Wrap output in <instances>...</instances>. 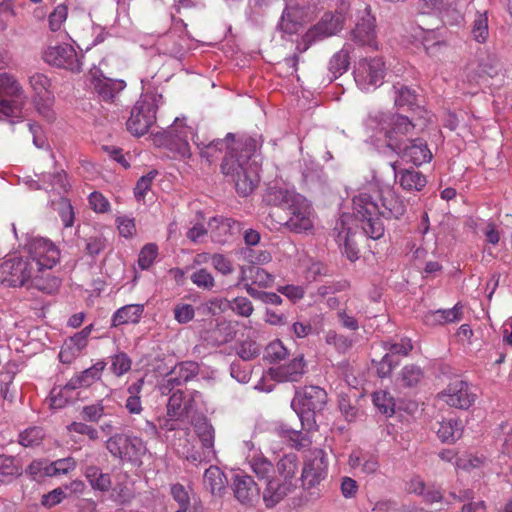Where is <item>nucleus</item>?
Masks as SVG:
<instances>
[{"label":"nucleus","instance_id":"f257e3e1","mask_svg":"<svg viewBox=\"0 0 512 512\" xmlns=\"http://www.w3.org/2000/svg\"><path fill=\"white\" fill-rule=\"evenodd\" d=\"M200 150V156L208 162L219 157L224 149L227 153L221 164L222 173L235 185L241 196L249 195L259 182V166L257 150L261 143L252 137H243L234 141V135L228 133L225 139H214L209 142L194 140Z\"/></svg>","mask_w":512,"mask_h":512},{"label":"nucleus","instance_id":"f03ea898","mask_svg":"<svg viewBox=\"0 0 512 512\" xmlns=\"http://www.w3.org/2000/svg\"><path fill=\"white\" fill-rule=\"evenodd\" d=\"M371 186L376 189L381 205L370 194L360 192L353 197V213L360 221L364 234L377 240L384 235L385 231L379 216L398 219L404 215L406 207L404 202L396 195L393 187L388 184H381L376 176L373 177Z\"/></svg>","mask_w":512,"mask_h":512},{"label":"nucleus","instance_id":"7ed1b4c3","mask_svg":"<svg viewBox=\"0 0 512 512\" xmlns=\"http://www.w3.org/2000/svg\"><path fill=\"white\" fill-rule=\"evenodd\" d=\"M269 197L270 202L286 211V217L280 218L279 224L296 233L310 230L313 227V209L305 197L283 188L272 189Z\"/></svg>","mask_w":512,"mask_h":512},{"label":"nucleus","instance_id":"20e7f679","mask_svg":"<svg viewBox=\"0 0 512 512\" xmlns=\"http://www.w3.org/2000/svg\"><path fill=\"white\" fill-rule=\"evenodd\" d=\"M347 9L341 6L335 11L325 12L301 37L296 45V53L285 59L286 64L297 69L299 54L307 51L313 44L321 42L341 32L346 24Z\"/></svg>","mask_w":512,"mask_h":512},{"label":"nucleus","instance_id":"39448f33","mask_svg":"<svg viewBox=\"0 0 512 512\" xmlns=\"http://www.w3.org/2000/svg\"><path fill=\"white\" fill-rule=\"evenodd\" d=\"M298 457L294 453L285 454L276 464L279 477L270 479L263 490L266 507H274L297 487Z\"/></svg>","mask_w":512,"mask_h":512},{"label":"nucleus","instance_id":"423d86ee","mask_svg":"<svg viewBox=\"0 0 512 512\" xmlns=\"http://www.w3.org/2000/svg\"><path fill=\"white\" fill-rule=\"evenodd\" d=\"M326 403L327 393L319 386H305L296 391L291 406L301 422V429H316L315 415L324 409Z\"/></svg>","mask_w":512,"mask_h":512},{"label":"nucleus","instance_id":"0eeeda50","mask_svg":"<svg viewBox=\"0 0 512 512\" xmlns=\"http://www.w3.org/2000/svg\"><path fill=\"white\" fill-rule=\"evenodd\" d=\"M25 103V92L15 77L7 73L0 74V121H20Z\"/></svg>","mask_w":512,"mask_h":512},{"label":"nucleus","instance_id":"6e6552de","mask_svg":"<svg viewBox=\"0 0 512 512\" xmlns=\"http://www.w3.org/2000/svg\"><path fill=\"white\" fill-rule=\"evenodd\" d=\"M163 96L157 92H146L134 104L129 119L126 122L127 130L135 135L142 136L156 122L158 107L163 104Z\"/></svg>","mask_w":512,"mask_h":512},{"label":"nucleus","instance_id":"1a4fd4ad","mask_svg":"<svg viewBox=\"0 0 512 512\" xmlns=\"http://www.w3.org/2000/svg\"><path fill=\"white\" fill-rule=\"evenodd\" d=\"M377 121L380 133H383L386 146L393 152L405 145L414 133L415 125L407 117L402 114H391L381 116Z\"/></svg>","mask_w":512,"mask_h":512},{"label":"nucleus","instance_id":"9d476101","mask_svg":"<svg viewBox=\"0 0 512 512\" xmlns=\"http://www.w3.org/2000/svg\"><path fill=\"white\" fill-rule=\"evenodd\" d=\"M36 268L27 257H14L5 260L0 265V281L13 287L30 285Z\"/></svg>","mask_w":512,"mask_h":512},{"label":"nucleus","instance_id":"9b49d317","mask_svg":"<svg viewBox=\"0 0 512 512\" xmlns=\"http://www.w3.org/2000/svg\"><path fill=\"white\" fill-rule=\"evenodd\" d=\"M328 458L322 449L310 450L304 458L300 476L302 487L312 489L318 486L328 474Z\"/></svg>","mask_w":512,"mask_h":512},{"label":"nucleus","instance_id":"f8f14e48","mask_svg":"<svg viewBox=\"0 0 512 512\" xmlns=\"http://www.w3.org/2000/svg\"><path fill=\"white\" fill-rule=\"evenodd\" d=\"M385 64L380 57L361 59L354 70V79L362 91H372L383 84Z\"/></svg>","mask_w":512,"mask_h":512},{"label":"nucleus","instance_id":"ddd939ff","mask_svg":"<svg viewBox=\"0 0 512 512\" xmlns=\"http://www.w3.org/2000/svg\"><path fill=\"white\" fill-rule=\"evenodd\" d=\"M106 448L115 458L123 461H138L146 453L144 441L137 436L115 434L106 442Z\"/></svg>","mask_w":512,"mask_h":512},{"label":"nucleus","instance_id":"4468645a","mask_svg":"<svg viewBox=\"0 0 512 512\" xmlns=\"http://www.w3.org/2000/svg\"><path fill=\"white\" fill-rule=\"evenodd\" d=\"M28 260L33 262L36 273L51 270L60 259L57 246L45 238H34L28 244Z\"/></svg>","mask_w":512,"mask_h":512},{"label":"nucleus","instance_id":"2eb2a0df","mask_svg":"<svg viewBox=\"0 0 512 512\" xmlns=\"http://www.w3.org/2000/svg\"><path fill=\"white\" fill-rule=\"evenodd\" d=\"M190 139L193 141L195 140L192 127L187 126L183 121L176 119L166 132L165 146L173 153L174 158H190Z\"/></svg>","mask_w":512,"mask_h":512},{"label":"nucleus","instance_id":"dca6fc26","mask_svg":"<svg viewBox=\"0 0 512 512\" xmlns=\"http://www.w3.org/2000/svg\"><path fill=\"white\" fill-rule=\"evenodd\" d=\"M376 19L371 14L370 7L366 6L358 12L357 21L350 31V39L360 47H367L371 50L378 49Z\"/></svg>","mask_w":512,"mask_h":512},{"label":"nucleus","instance_id":"f3484780","mask_svg":"<svg viewBox=\"0 0 512 512\" xmlns=\"http://www.w3.org/2000/svg\"><path fill=\"white\" fill-rule=\"evenodd\" d=\"M43 60L58 68H63L72 72L82 70V62L74 47L70 44L49 45L42 54Z\"/></svg>","mask_w":512,"mask_h":512},{"label":"nucleus","instance_id":"a211bd4d","mask_svg":"<svg viewBox=\"0 0 512 512\" xmlns=\"http://www.w3.org/2000/svg\"><path fill=\"white\" fill-rule=\"evenodd\" d=\"M438 397L450 407L468 409L476 401L477 394L468 382L456 379Z\"/></svg>","mask_w":512,"mask_h":512},{"label":"nucleus","instance_id":"6ab92c4d","mask_svg":"<svg viewBox=\"0 0 512 512\" xmlns=\"http://www.w3.org/2000/svg\"><path fill=\"white\" fill-rule=\"evenodd\" d=\"M394 153L417 166L427 163L432 159V153L426 141L420 138L409 140L399 151H395Z\"/></svg>","mask_w":512,"mask_h":512},{"label":"nucleus","instance_id":"aec40b11","mask_svg":"<svg viewBox=\"0 0 512 512\" xmlns=\"http://www.w3.org/2000/svg\"><path fill=\"white\" fill-rule=\"evenodd\" d=\"M91 85L98 97L105 102H114L118 94L126 87L123 80L111 79L104 75H92Z\"/></svg>","mask_w":512,"mask_h":512},{"label":"nucleus","instance_id":"412c9836","mask_svg":"<svg viewBox=\"0 0 512 512\" xmlns=\"http://www.w3.org/2000/svg\"><path fill=\"white\" fill-rule=\"evenodd\" d=\"M394 178L400 187L407 192H419L427 184L425 175L413 168L398 169L397 162L391 163Z\"/></svg>","mask_w":512,"mask_h":512},{"label":"nucleus","instance_id":"4be33fe9","mask_svg":"<svg viewBox=\"0 0 512 512\" xmlns=\"http://www.w3.org/2000/svg\"><path fill=\"white\" fill-rule=\"evenodd\" d=\"M306 372V363L302 355L271 370L272 377L279 382H298Z\"/></svg>","mask_w":512,"mask_h":512},{"label":"nucleus","instance_id":"5701e85b","mask_svg":"<svg viewBox=\"0 0 512 512\" xmlns=\"http://www.w3.org/2000/svg\"><path fill=\"white\" fill-rule=\"evenodd\" d=\"M195 410V400L193 395H185L183 391L177 389L171 394L167 403V413L171 417H178L184 421Z\"/></svg>","mask_w":512,"mask_h":512},{"label":"nucleus","instance_id":"b1692460","mask_svg":"<svg viewBox=\"0 0 512 512\" xmlns=\"http://www.w3.org/2000/svg\"><path fill=\"white\" fill-rule=\"evenodd\" d=\"M106 367V362L98 361L91 367L85 369L84 371L74 375L68 382V389H81V388H89L96 382L101 380L102 373Z\"/></svg>","mask_w":512,"mask_h":512},{"label":"nucleus","instance_id":"393cba45","mask_svg":"<svg viewBox=\"0 0 512 512\" xmlns=\"http://www.w3.org/2000/svg\"><path fill=\"white\" fill-rule=\"evenodd\" d=\"M233 487L235 497L243 504H252L259 497V488L249 475H236Z\"/></svg>","mask_w":512,"mask_h":512},{"label":"nucleus","instance_id":"a878e982","mask_svg":"<svg viewBox=\"0 0 512 512\" xmlns=\"http://www.w3.org/2000/svg\"><path fill=\"white\" fill-rule=\"evenodd\" d=\"M348 464L352 469H358L366 475L374 474L379 468L377 456L362 450L352 451L349 455Z\"/></svg>","mask_w":512,"mask_h":512},{"label":"nucleus","instance_id":"bb28decb","mask_svg":"<svg viewBox=\"0 0 512 512\" xmlns=\"http://www.w3.org/2000/svg\"><path fill=\"white\" fill-rule=\"evenodd\" d=\"M144 313V306L142 304H129L125 305L112 316L111 326L118 327L127 324H136L140 321Z\"/></svg>","mask_w":512,"mask_h":512},{"label":"nucleus","instance_id":"cd10ccee","mask_svg":"<svg viewBox=\"0 0 512 512\" xmlns=\"http://www.w3.org/2000/svg\"><path fill=\"white\" fill-rule=\"evenodd\" d=\"M248 464L251 471L259 480H265V485L274 479L275 466L263 454H254L248 458Z\"/></svg>","mask_w":512,"mask_h":512},{"label":"nucleus","instance_id":"c85d7f7f","mask_svg":"<svg viewBox=\"0 0 512 512\" xmlns=\"http://www.w3.org/2000/svg\"><path fill=\"white\" fill-rule=\"evenodd\" d=\"M302 25V11L297 5H288L284 9L279 28L282 32L292 35L298 32Z\"/></svg>","mask_w":512,"mask_h":512},{"label":"nucleus","instance_id":"c756f323","mask_svg":"<svg viewBox=\"0 0 512 512\" xmlns=\"http://www.w3.org/2000/svg\"><path fill=\"white\" fill-rule=\"evenodd\" d=\"M415 37L421 42L426 53L431 56L436 55L441 47L446 45L445 41L436 29L425 30L422 27H419Z\"/></svg>","mask_w":512,"mask_h":512},{"label":"nucleus","instance_id":"7c9ffc66","mask_svg":"<svg viewBox=\"0 0 512 512\" xmlns=\"http://www.w3.org/2000/svg\"><path fill=\"white\" fill-rule=\"evenodd\" d=\"M203 483L213 495H221L226 489L227 478L219 467L210 466L204 473Z\"/></svg>","mask_w":512,"mask_h":512},{"label":"nucleus","instance_id":"2f4dec72","mask_svg":"<svg viewBox=\"0 0 512 512\" xmlns=\"http://www.w3.org/2000/svg\"><path fill=\"white\" fill-rule=\"evenodd\" d=\"M353 45L345 43L342 49L336 52L329 61V71L336 78L345 73L350 66V53L353 51Z\"/></svg>","mask_w":512,"mask_h":512},{"label":"nucleus","instance_id":"473e14b6","mask_svg":"<svg viewBox=\"0 0 512 512\" xmlns=\"http://www.w3.org/2000/svg\"><path fill=\"white\" fill-rule=\"evenodd\" d=\"M40 180L43 182L45 190L54 191L59 195L66 193L70 188L64 170L54 173H43Z\"/></svg>","mask_w":512,"mask_h":512},{"label":"nucleus","instance_id":"72a5a7b5","mask_svg":"<svg viewBox=\"0 0 512 512\" xmlns=\"http://www.w3.org/2000/svg\"><path fill=\"white\" fill-rule=\"evenodd\" d=\"M462 433V423L457 419L443 420L437 429V435L442 442H455L461 438Z\"/></svg>","mask_w":512,"mask_h":512},{"label":"nucleus","instance_id":"f704fd0d","mask_svg":"<svg viewBox=\"0 0 512 512\" xmlns=\"http://www.w3.org/2000/svg\"><path fill=\"white\" fill-rule=\"evenodd\" d=\"M84 475L93 489L106 492L111 488V476L95 465L87 466Z\"/></svg>","mask_w":512,"mask_h":512},{"label":"nucleus","instance_id":"c9c22d12","mask_svg":"<svg viewBox=\"0 0 512 512\" xmlns=\"http://www.w3.org/2000/svg\"><path fill=\"white\" fill-rule=\"evenodd\" d=\"M51 270L45 273H35L30 283L31 287L38 289L46 294H53L58 291L61 280L51 274Z\"/></svg>","mask_w":512,"mask_h":512},{"label":"nucleus","instance_id":"e433bc0d","mask_svg":"<svg viewBox=\"0 0 512 512\" xmlns=\"http://www.w3.org/2000/svg\"><path fill=\"white\" fill-rule=\"evenodd\" d=\"M144 385V379L141 378L129 385L127 388L128 397L125 401V408L130 414L139 415L143 411L140 393Z\"/></svg>","mask_w":512,"mask_h":512},{"label":"nucleus","instance_id":"4c0bfd02","mask_svg":"<svg viewBox=\"0 0 512 512\" xmlns=\"http://www.w3.org/2000/svg\"><path fill=\"white\" fill-rule=\"evenodd\" d=\"M393 89L396 107L413 109L414 106H417V94L414 90L402 84L394 85Z\"/></svg>","mask_w":512,"mask_h":512},{"label":"nucleus","instance_id":"58836bf2","mask_svg":"<svg viewBox=\"0 0 512 512\" xmlns=\"http://www.w3.org/2000/svg\"><path fill=\"white\" fill-rule=\"evenodd\" d=\"M472 38L478 43H485L489 38L488 14L484 12H476L474 20L471 24Z\"/></svg>","mask_w":512,"mask_h":512},{"label":"nucleus","instance_id":"ea45409f","mask_svg":"<svg viewBox=\"0 0 512 512\" xmlns=\"http://www.w3.org/2000/svg\"><path fill=\"white\" fill-rule=\"evenodd\" d=\"M196 433L202 443V447L206 450L204 452L205 457H208L210 454L214 455L215 451L213 450V447L215 431L213 426L206 420L199 422L196 425Z\"/></svg>","mask_w":512,"mask_h":512},{"label":"nucleus","instance_id":"a19ab883","mask_svg":"<svg viewBox=\"0 0 512 512\" xmlns=\"http://www.w3.org/2000/svg\"><path fill=\"white\" fill-rule=\"evenodd\" d=\"M29 85L33 91V97H43L53 94L51 81L43 73L34 72L29 76Z\"/></svg>","mask_w":512,"mask_h":512},{"label":"nucleus","instance_id":"79ce46f5","mask_svg":"<svg viewBox=\"0 0 512 512\" xmlns=\"http://www.w3.org/2000/svg\"><path fill=\"white\" fill-rule=\"evenodd\" d=\"M21 474L19 460L13 456L0 455V481L4 482Z\"/></svg>","mask_w":512,"mask_h":512},{"label":"nucleus","instance_id":"37998d69","mask_svg":"<svg viewBox=\"0 0 512 512\" xmlns=\"http://www.w3.org/2000/svg\"><path fill=\"white\" fill-rule=\"evenodd\" d=\"M423 378V372L420 367L410 364L403 367L398 381L403 387H414Z\"/></svg>","mask_w":512,"mask_h":512},{"label":"nucleus","instance_id":"c03bdc74","mask_svg":"<svg viewBox=\"0 0 512 512\" xmlns=\"http://www.w3.org/2000/svg\"><path fill=\"white\" fill-rule=\"evenodd\" d=\"M373 403L375 407L383 414L392 416L395 413V400L386 391H376L373 394Z\"/></svg>","mask_w":512,"mask_h":512},{"label":"nucleus","instance_id":"a18cd8bd","mask_svg":"<svg viewBox=\"0 0 512 512\" xmlns=\"http://www.w3.org/2000/svg\"><path fill=\"white\" fill-rule=\"evenodd\" d=\"M54 100V94L33 97V103L37 112L48 122H52L55 119V112L53 110Z\"/></svg>","mask_w":512,"mask_h":512},{"label":"nucleus","instance_id":"49530a36","mask_svg":"<svg viewBox=\"0 0 512 512\" xmlns=\"http://www.w3.org/2000/svg\"><path fill=\"white\" fill-rule=\"evenodd\" d=\"M44 437L41 427H29L19 434V443L24 447H34L40 445Z\"/></svg>","mask_w":512,"mask_h":512},{"label":"nucleus","instance_id":"de8ad7c7","mask_svg":"<svg viewBox=\"0 0 512 512\" xmlns=\"http://www.w3.org/2000/svg\"><path fill=\"white\" fill-rule=\"evenodd\" d=\"M170 493L179 506L175 512H192L190 496L182 484H173Z\"/></svg>","mask_w":512,"mask_h":512},{"label":"nucleus","instance_id":"09e8293b","mask_svg":"<svg viewBox=\"0 0 512 512\" xmlns=\"http://www.w3.org/2000/svg\"><path fill=\"white\" fill-rule=\"evenodd\" d=\"M110 359V370L115 376L120 377L131 370L132 360L126 353L118 352Z\"/></svg>","mask_w":512,"mask_h":512},{"label":"nucleus","instance_id":"8fccbe9b","mask_svg":"<svg viewBox=\"0 0 512 512\" xmlns=\"http://www.w3.org/2000/svg\"><path fill=\"white\" fill-rule=\"evenodd\" d=\"M68 17V7L64 4L57 5L48 16L49 29L53 32L60 31Z\"/></svg>","mask_w":512,"mask_h":512},{"label":"nucleus","instance_id":"3c124183","mask_svg":"<svg viewBox=\"0 0 512 512\" xmlns=\"http://www.w3.org/2000/svg\"><path fill=\"white\" fill-rule=\"evenodd\" d=\"M172 371L185 384L199 373V366L194 361H185L175 366Z\"/></svg>","mask_w":512,"mask_h":512},{"label":"nucleus","instance_id":"603ef678","mask_svg":"<svg viewBox=\"0 0 512 512\" xmlns=\"http://www.w3.org/2000/svg\"><path fill=\"white\" fill-rule=\"evenodd\" d=\"M249 279L252 284L258 285L259 287L267 288L270 287L274 281L272 274L257 266L248 267Z\"/></svg>","mask_w":512,"mask_h":512},{"label":"nucleus","instance_id":"864d4df0","mask_svg":"<svg viewBox=\"0 0 512 512\" xmlns=\"http://www.w3.org/2000/svg\"><path fill=\"white\" fill-rule=\"evenodd\" d=\"M71 391H74V389H68L67 384L62 388L52 389L48 399L50 408L56 410L64 408L69 402V392Z\"/></svg>","mask_w":512,"mask_h":512},{"label":"nucleus","instance_id":"5fc2aeb1","mask_svg":"<svg viewBox=\"0 0 512 512\" xmlns=\"http://www.w3.org/2000/svg\"><path fill=\"white\" fill-rule=\"evenodd\" d=\"M190 279L194 285L204 290H212L215 286L213 275L205 268L194 271Z\"/></svg>","mask_w":512,"mask_h":512},{"label":"nucleus","instance_id":"6e6d98bb","mask_svg":"<svg viewBox=\"0 0 512 512\" xmlns=\"http://www.w3.org/2000/svg\"><path fill=\"white\" fill-rule=\"evenodd\" d=\"M229 309L236 315L248 318L252 315L254 307L252 302L243 296H238L230 300Z\"/></svg>","mask_w":512,"mask_h":512},{"label":"nucleus","instance_id":"4d7b16f0","mask_svg":"<svg viewBox=\"0 0 512 512\" xmlns=\"http://www.w3.org/2000/svg\"><path fill=\"white\" fill-rule=\"evenodd\" d=\"M187 421H184L178 417H171L166 413V415L158 418V427L161 432H164L165 434L177 431V430H184L186 429Z\"/></svg>","mask_w":512,"mask_h":512},{"label":"nucleus","instance_id":"13d9d810","mask_svg":"<svg viewBox=\"0 0 512 512\" xmlns=\"http://www.w3.org/2000/svg\"><path fill=\"white\" fill-rule=\"evenodd\" d=\"M325 340L328 345H332L339 352H345L352 346V340L347 336L338 334L334 330H329L325 335Z\"/></svg>","mask_w":512,"mask_h":512},{"label":"nucleus","instance_id":"bf43d9fd","mask_svg":"<svg viewBox=\"0 0 512 512\" xmlns=\"http://www.w3.org/2000/svg\"><path fill=\"white\" fill-rule=\"evenodd\" d=\"M287 356V349L281 341L275 340L269 343L264 352V358L270 362H278Z\"/></svg>","mask_w":512,"mask_h":512},{"label":"nucleus","instance_id":"052dcab7","mask_svg":"<svg viewBox=\"0 0 512 512\" xmlns=\"http://www.w3.org/2000/svg\"><path fill=\"white\" fill-rule=\"evenodd\" d=\"M104 410L105 409L102 401H98L95 404L84 406L80 412V415L84 421L97 423L104 415Z\"/></svg>","mask_w":512,"mask_h":512},{"label":"nucleus","instance_id":"680f3d73","mask_svg":"<svg viewBox=\"0 0 512 512\" xmlns=\"http://www.w3.org/2000/svg\"><path fill=\"white\" fill-rule=\"evenodd\" d=\"M158 255V247L156 244H146L139 253L138 264L142 269H148Z\"/></svg>","mask_w":512,"mask_h":512},{"label":"nucleus","instance_id":"e2e57ef3","mask_svg":"<svg viewBox=\"0 0 512 512\" xmlns=\"http://www.w3.org/2000/svg\"><path fill=\"white\" fill-rule=\"evenodd\" d=\"M336 242L339 246H344V252L350 261H355L359 257V250L356 248L354 242L350 238L349 232L342 234L339 232L336 235Z\"/></svg>","mask_w":512,"mask_h":512},{"label":"nucleus","instance_id":"0e129e2a","mask_svg":"<svg viewBox=\"0 0 512 512\" xmlns=\"http://www.w3.org/2000/svg\"><path fill=\"white\" fill-rule=\"evenodd\" d=\"M261 352V346L253 340H245L240 343L237 354L242 360H251Z\"/></svg>","mask_w":512,"mask_h":512},{"label":"nucleus","instance_id":"69168bd1","mask_svg":"<svg viewBox=\"0 0 512 512\" xmlns=\"http://www.w3.org/2000/svg\"><path fill=\"white\" fill-rule=\"evenodd\" d=\"M56 209L59 211L61 220L65 227H71L74 223V211L67 198L60 197Z\"/></svg>","mask_w":512,"mask_h":512},{"label":"nucleus","instance_id":"338daca9","mask_svg":"<svg viewBox=\"0 0 512 512\" xmlns=\"http://www.w3.org/2000/svg\"><path fill=\"white\" fill-rule=\"evenodd\" d=\"M156 175H157V171L153 170V171H150L148 174L142 176L137 181L136 186L134 188V195L138 201H141L144 199L147 191L150 190L152 181L154 180Z\"/></svg>","mask_w":512,"mask_h":512},{"label":"nucleus","instance_id":"774afa93","mask_svg":"<svg viewBox=\"0 0 512 512\" xmlns=\"http://www.w3.org/2000/svg\"><path fill=\"white\" fill-rule=\"evenodd\" d=\"M90 208L96 213H106L110 210L108 199L100 192L94 191L88 197Z\"/></svg>","mask_w":512,"mask_h":512}]
</instances>
